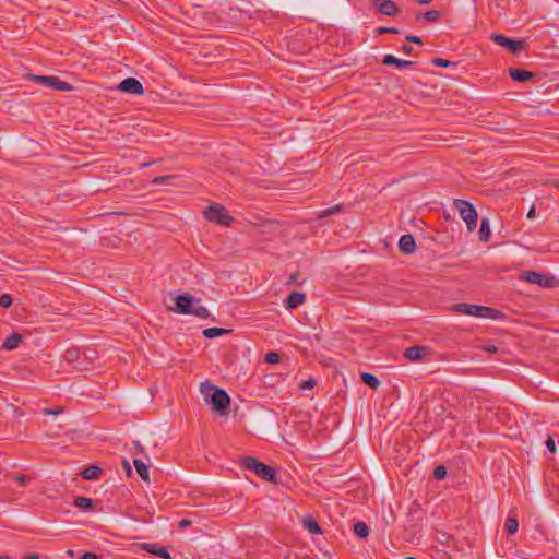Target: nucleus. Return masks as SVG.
<instances>
[{
	"label": "nucleus",
	"mask_w": 559,
	"mask_h": 559,
	"mask_svg": "<svg viewBox=\"0 0 559 559\" xmlns=\"http://www.w3.org/2000/svg\"><path fill=\"white\" fill-rule=\"evenodd\" d=\"M205 403L213 413L227 416L230 411V396L221 386H200Z\"/></svg>",
	"instance_id": "f257e3e1"
},
{
	"label": "nucleus",
	"mask_w": 559,
	"mask_h": 559,
	"mask_svg": "<svg viewBox=\"0 0 559 559\" xmlns=\"http://www.w3.org/2000/svg\"><path fill=\"white\" fill-rule=\"evenodd\" d=\"M173 310L180 314H190L200 319H207L210 311L202 305L200 298L190 294L178 295L175 298V307Z\"/></svg>",
	"instance_id": "f03ea898"
},
{
	"label": "nucleus",
	"mask_w": 559,
	"mask_h": 559,
	"mask_svg": "<svg viewBox=\"0 0 559 559\" xmlns=\"http://www.w3.org/2000/svg\"><path fill=\"white\" fill-rule=\"evenodd\" d=\"M452 310L457 314H465L477 318L498 319L501 317V312L493 308L464 302L453 305Z\"/></svg>",
	"instance_id": "7ed1b4c3"
},
{
	"label": "nucleus",
	"mask_w": 559,
	"mask_h": 559,
	"mask_svg": "<svg viewBox=\"0 0 559 559\" xmlns=\"http://www.w3.org/2000/svg\"><path fill=\"white\" fill-rule=\"evenodd\" d=\"M241 466L246 469L252 471L257 476L263 480L275 483L276 472L272 466H269L253 456H246L241 460Z\"/></svg>",
	"instance_id": "20e7f679"
},
{
	"label": "nucleus",
	"mask_w": 559,
	"mask_h": 559,
	"mask_svg": "<svg viewBox=\"0 0 559 559\" xmlns=\"http://www.w3.org/2000/svg\"><path fill=\"white\" fill-rule=\"evenodd\" d=\"M454 207L459 211L461 218L466 223L468 231H474L477 226L478 214L474 205L466 200L457 199Z\"/></svg>",
	"instance_id": "39448f33"
},
{
	"label": "nucleus",
	"mask_w": 559,
	"mask_h": 559,
	"mask_svg": "<svg viewBox=\"0 0 559 559\" xmlns=\"http://www.w3.org/2000/svg\"><path fill=\"white\" fill-rule=\"evenodd\" d=\"M204 216L209 222H214L223 226H228L234 221L228 211L219 204L207 206L204 211Z\"/></svg>",
	"instance_id": "423d86ee"
},
{
	"label": "nucleus",
	"mask_w": 559,
	"mask_h": 559,
	"mask_svg": "<svg viewBox=\"0 0 559 559\" xmlns=\"http://www.w3.org/2000/svg\"><path fill=\"white\" fill-rule=\"evenodd\" d=\"M33 80L56 91H72V86L57 76L33 75Z\"/></svg>",
	"instance_id": "0eeeda50"
},
{
	"label": "nucleus",
	"mask_w": 559,
	"mask_h": 559,
	"mask_svg": "<svg viewBox=\"0 0 559 559\" xmlns=\"http://www.w3.org/2000/svg\"><path fill=\"white\" fill-rule=\"evenodd\" d=\"M521 278L527 283L536 284L542 287H550L554 281V277H549L546 274L538 273L536 271H525L522 273Z\"/></svg>",
	"instance_id": "6e6552de"
},
{
	"label": "nucleus",
	"mask_w": 559,
	"mask_h": 559,
	"mask_svg": "<svg viewBox=\"0 0 559 559\" xmlns=\"http://www.w3.org/2000/svg\"><path fill=\"white\" fill-rule=\"evenodd\" d=\"M491 39L495 44L506 47L512 53H516L518 51H520L524 48L523 40H513L509 37L500 35V34L491 35Z\"/></svg>",
	"instance_id": "1a4fd4ad"
},
{
	"label": "nucleus",
	"mask_w": 559,
	"mask_h": 559,
	"mask_svg": "<svg viewBox=\"0 0 559 559\" xmlns=\"http://www.w3.org/2000/svg\"><path fill=\"white\" fill-rule=\"evenodd\" d=\"M430 354V349L426 346H411L404 352V357L411 361H423Z\"/></svg>",
	"instance_id": "9d476101"
},
{
	"label": "nucleus",
	"mask_w": 559,
	"mask_h": 559,
	"mask_svg": "<svg viewBox=\"0 0 559 559\" xmlns=\"http://www.w3.org/2000/svg\"><path fill=\"white\" fill-rule=\"evenodd\" d=\"M119 90L126 93L141 95L144 92L142 83L134 78H127L119 84Z\"/></svg>",
	"instance_id": "9b49d317"
},
{
	"label": "nucleus",
	"mask_w": 559,
	"mask_h": 559,
	"mask_svg": "<svg viewBox=\"0 0 559 559\" xmlns=\"http://www.w3.org/2000/svg\"><path fill=\"white\" fill-rule=\"evenodd\" d=\"M373 7L383 15L394 16L400 9L392 0H373Z\"/></svg>",
	"instance_id": "f8f14e48"
},
{
	"label": "nucleus",
	"mask_w": 559,
	"mask_h": 559,
	"mask_svg": "<svg viewBox=\"0 0 559 559\" xmlns=\"http://www.w3.org/2000/svg\"><path fill=\"white\" fill-rule=\"evenodd\" d=\"M415 238L411 234L403 235L399 240V249L401 252L409 254L415 251Z\"/></svg>",
	"instance_id": "ddd939ff"
},
{
	"label": "nucleus",
	"mask_w": 559,
	"mask_h": 559,
	"mask_svg": "<svg viewBox=\"0 0 559 559\" xmlns=\"http://www.w3.org/2000/svg\"><path fill=\"white\" fill-rule=\"evenodd\" d=\"M141 547L147 552L153 554L163 559H173L171 555L169 554L166 547L158 546L156 544H142Z\"/></svg>",
	"instance_id": "4468645a"
},
{
	"label": "nucleus",
	"mask_w": 559,
	"mask_h": 559,
	"mask_svg": "<svg viewBox=\"0 0 559 559\" xmlns=\"http://www.w3.org/2000/svg\"><path fill=\"white\" fill-rule=\"evenodd\" d=\"M306 300V295L300 292H292L286 298L285 306L287 309H295L301 306Z\"/></svg>",
	"instance_id": "2eb2a0df"
},
{
	"label": "nucleus",
	"mask_w": 559,
	"mask_h": 559,
	"mask_svg": "<svg viewBox=\"0 0 559 559\" xmlns=\"http://www.w3.org/2000/svg\"><path fill=\"white\" fill-rule=\"evenodd\" d=\"M509 75L515 82H526L535 76L533 72L518 68H510Z\"/></svg>",
	"instance_id": "dca6fc26"
},
{
	"label": "nucleus",
	"mask_w": 559,
	"mask_h": 559,
	"mask_svg": "<svg viewBox=\"0 0 559 559\" xmlns=\"http://www.w3.org/2000/svg\"><path fill=\"white\" fill-rule=\"evenodd\" d=\"M102 474V468L98 465H91L83 469L80 475L86 480H97Z\"/></svg>",
	"instance_id": "f3484780"
},
{
	"label": "nucleus",
	"mask_w": 559,
	"mask_h": 559,
	"mask_svg": "<svg viewBox=\"0 0 559 559\" xmlns=\"http://www.w3.org/2000/svg\"><path fill=\"white\" fill-rule=\"evenodd\" d=\"M382 63L385 66H395L397 68H405L414 64L413 61L402 60L394 57L393 55H385L382 60Z\"/></svg>",
	"instance_id": "a211bd4d"
},
{
	"label": "nucleus",
	"mask_w": 559,
	"mask_h": 559,
	"mask_svg": "<svg viewBox=\"0 0 559 559\" xmlns=\"http://www.w3.org/2000/svg\"><path fill=\"white\" fill-rule=\"evenodd\" d=\"M304 527L311 534H322V530L318 522L310 515L302 519Z\"/></svg>",
	"instance_id": "6ab92c4d"
},
{
	"label": "nucleus",
	"mask_w": 559,
	"mask_h": 559,
	"mask_svg": "<svg viewBox=\"0 0 559 559\" xmlns=\"http://www.w3.org/2000/svg\"><path fill=\"white\" fill-rule=\"evenodd\" d=\"M22 342V335L19 333L11 334L2 344V347L7 350H13L19 347Z\"/></svg>",
	"instance_id": "aec40b11"
},
{
	"label": "nucleus",
	"mask_w": 559,
	"mask_h": 559,
	"mask_svg": "<svg viewBox=\"0 0 559 559\" xmlns=\"http://www.w3.org/2000/svg\"><path fill=\"white\" fill-rule=\"evenodd\" d=\"M81 354L82 352H80V349L76 347L68 348L63 355V358L67 362L74 366L75 362L81 359Z\"/></svg>",
	"instance_id": "412c9836"
},
{
	"label": "nucleus",
	"mask_w": 559,
	"mask_h": 559,
	"mask_svg": "<svg viewBox=\"0 0 559 559\" xmlns=\"http://www.w3.org/2000/svg\"><path fill=\"white\" fill-rule=\"evenodd\" d=\"M133 464L135 466V469L139 474V476L144 480L148 481V466L140 459H134Z\"/></svg>",
	"instance_id": "4be33fe9"
},
{
	"label": "nucleus",
	"mask_w": 559,
	"mask_h": 559,
	"mask_svg": "<svg viewBox=\"0 0 559 559\" xmlns=\"http://www.w3.org/2000/svg\"><path fill=\"white\" fill-rule=\"evenodd\" d=\"M479 240L480 241H488L490 239V225H489V221L488 218H483L481 219V223H480V228H479Z\"/></svg>",
	"instance_id": "5701e85b"
},
{
	"label": "nucleus",
	"mask_w": 559,
	"mask_h": 559,
	"mask_svg": "<svg viewBox=\"0 0 559 559\" xmlns=\"http://www.w3.org/2000/svg\"><path fill=\"white\" fill-rule=\"evenodd\" d=\"M229 332H230V330L223 329V328H207V329L203 330L202 334L206 338H214L217 336L228 334Z\"/></svg>",
	"instance_id": "b1692460"
},
{
	"label": "nucleus",
	"mask_w": 559,
	"mask_h": 559,
	"mask_svg": "<svg viewBox=\"0 0 559 559\" xmlns=\"http://www.w3.org/2000/svg\"><path fill=\"white\" fill-rule=\"evenodd\" d=\"M418 21L425 19L429 22H438L441 19V12L438 10H430L425 13H420L416 17Z\"/></svg>",
	"instance_id": "393cba45"
},
{
	"label": "nucleus",
	"mask_w": 559,
	"mask_h": 559,
	"mask_svg": "<svg viewBox=\"0 0 559 559\" xmlns=\"http://www.w3.org/2000/svg\"><path fill=\"white\" fill-rule=\"evenodd\" d=\"M74 506L82 510H90L93 507V500L86 497H75Z\"/></svg>",
	"instance_id": "a878e982"
},
{
	"label": "nucleus",
	"mask_w": 559,
	"mask_h": 559,
	"mask_svg": "<svg viewBox=\"0 0 559 559\" xmlns=\"http://www.w3.org/2000/svg\"><path fill=\"white\" fill-rule=\"evenodd\" d=\"M354 533L361 538H365L369 535V527L365 522L358 521L354 524Z\"/></svg>",
	"instance_id": "bb28decb"
},
{
	"label": "nucleus",
	"mask_w": 559,
	"mask_h": 559,
	"mask_svg": "<svg viewBox=\"0 0 559 559\" xmlns=\"http://www.w3.org/2000/svg\"><path fill=\"white\" fill-rule=\"evenodd\" d=\"M506 531L509 534H514L519 530V522L515 518H508L504 525Z\"/></svg>",
	"instance_id": "cd10ccee"
},
{
	"label": "nucleus",
	"mask_w": 559,
	"mask_h": 559,
	"mask_svg": "<svg viewBox=\"0 0 559 559\" xmlns=\"http://www.w3.org/2000/svg\"><path fill=\"white\" fill-rule=\"evenodd\" d=\"M342 205L341 204H337V205H334V206H331L322 212H320V214L318 215L319 218H325V217H329L330 215H333V214H336L338 212L342 211Z\"/></svg>",
	"instance_id": "c85d7f7f"
},
{
	"label": "nucleus",
	"mask_w": 559,
	"mask_h": 559,
	"mask_svg": "<svg viewBox=\"0 0 559 559\" xmlns=\"http://www.w3.org/2000/svg\"><path fill=\"white\" fill-rule=\"evenodd\" d=\"M360 378L365 384H379L378 378L371 373L362 372L360 373Z\"/></svg>",
	"instance_id": "c756f323"
},
{
	"label": "nucleus",
	"mask_w": 559,
	"mask_h": 559,
	"mask_svg": "<svg viewBox=\"0 0 559 559\" xmlns=\"http://www.w3.org/2000/svg\"><path fill=\"white\" fill-rule=\"evenodd\" d=\"M91 362L87 361V360H84V356L81 354V359L79 361L75 362V365L73 366L74 369H78V370H86L91 367Z\"/></svg>",
	"instance_id": "7c9ffc66"
},
{
	"label": "nucleus",
	"mask_w": 559,
	"mask_h": 559,
	"mask_svg": "<svg viewBox=\"0 0 559 559\" xmlns=\"http://www.w3.org/2000/svg\"><path fill=\"white\" fill-rule=\"evenodd\" d=\"M12 297L9 294H2L0 296V307L2 308H9L12 305Z\"/></svg>",
	"instance_id": "2f4dec72"
},
{
	"label": "nucleus",
	"mask_w": 559,
	"mask_h": 559,
	"mask_svg": "<svg viewBox=\"0 0 559 559\" xmlns=\"http://www.w3.org/2000/svg\"><path fill=\"white\" fill-rule=\"evenodd\" d=\"M447 476V468L443 465H439L433 471V477L436 479H443Z\"/></svg>",
	"instance_id": "473e14b6"
},
{
	"label": "nucleus",
	"mask_w": 559,
	"mask_h": 559,
	"mask_svg": "<svg viewBox=\"0 0 559 559\" xmlns=\"http://www.w3.org/2000/svg\"><path fill=\"white\" fill-rule=\"evenodd\" d=\"M82 355L84 356V360H87L91 362V365L93 364V360L95 359L96 357V350L94 349H91V348H86L82 352Z\"/></svg>",
	"instance_id": "72a5a7b5"
},
{
	"label": "nucleus",
	"mask_w": 559,
	"mask_h": 559,
	"mask_svg": "<svg viewBox=\"0 0 559 559\" xmlns=\"http://www.w3.org/2000/svg\"><path fill=\"white\" fill-rule=\"evenodd\" d=\"M264 360L269 364H276L280 361V355L276 352H269Z\"/></svg>",
	"instance_id": "f704fd0d"
},
{
	"label": "nucleus",
	"mask_w": 559,
	"mask_h": 559,
	"mask_svg": "<svg viewBox=\"0 0 559 559\" xmlns=\"http://www.w3.org/2000/svg\"><path fill=\"white\" fill-rule=\"evenodd\" d=\"M431 63L437 66V67H442V68H447V67L452 64L449 60L443 59V58H439V57L433 58L431 60Z\"/></svg>",
	"instance_id": "c9c22d12"
},
{
	"label": "nucleus",
	"mask_w": 559,
	"mask_h": 559,
	"mask_svg": "<svg viewBox=\"0 0 559 559\" xmlns=\"http://www.w3.org/2000/svg\"><path fill=\"white\" fill-rule=\"evenodd\" d=\"M41 412L44 415H59V414L63 413V408L62 407H55V408L45 407V408H43Z\"/></svg>",
	"instance_id": "e433bc0d"
},
{
	"label": "nucleus",
	"mask_w": 559,
	"mask_h": 559,
	"mask_svg": "<svg viewBox=\"0 0 559 559\" xmlns=\"http://www.w3.org/2000/svg\"><path fill=\"white\" fill-rule=\"evenodd\" d=\"M378 33L379 34H397L399 31L394 27L383 26V27L378 28Z\"/></svg>",
	"instance_id": "4c0bfd02"
},
{
	"label": "nucleus",
	"mask_w": 559,
	"mask_h": 559,
	"mask_svg": "<svg viewBox=\"0 0 559 559\" xmlns=\"http://www.w3.org/2000/svg\"><path fill=\"white\" fill-rule=\"evenodd\" d=\"M13 478L21 485V486H24L29 477L26 476V475H23V474H20V475H13Z\"/></svg>",
	"instance_id": "58836bf2"
},
{
	"label": "nucleus",
	"mask_w": 559,
	"mask_h": 559,
	"mask_svg": "<svg viewBox=\"0 0 559 559\" xmlns=\"http://www.w3.org/2000/svg\"><path fill=\"white\" fill-rule=\"evenodd\" d=\"M546 447L551 453L556 452V443L551 437H548V439L546 440Z\"/></svg>",
	"instance_id": "ea45409f"
},
{
	"label": "nucleus",
	"mask_w": 559,
	"mask_h": 559,
	"mask_svg": "<svg viewBox=\"0 0 559 559\" xmlns=\"http://www.w3.org/2000/svg\"><path fill=\"white\" fill-rule=\"evenodd\" d=\"M406 40L409 41V43H413V44H421V38L419 36H416V35H407L406 37Z\"/></svg>",
	"instance_id": "a19ab883"
},
{
	"label": "nucleus",
	"mask_w": 559,
	"mask_h": 559,
	"mask_svg": "<svg viewBox=\"0 0 559 559\" xmlns=\"http://www.w3.org/2000/svg\"><path fill=\"white\" fill-rule=\"evenodd\" d=\"M191 524H192V522H191L190 520H188V519H182V520H180V521L178 522V527H179L180 530H183V528H186V527L190 526Z\"/></svg>",
	"instance_id": "79ce46f5"
},
{
	"label": "nucleus",
	"mask_w": 559,
	"mask_h": 559,
	"mask_svg": "<svg viewBox=\"0 0 559 559\" xmlns=\"http://www.w3.org/2000/svg\"><path fill=\"white\" fill-rule=\"evenodd\" d=\"M487 353H496L497 347L493 344H487L481 347Z\"/></svg>",
	"instance_id": "37998d69"
},
{
	"label": "nucleus",
	"mask_w": 559,
	"mask_h": 559,
	"mask_svg": "<svg viewBox=\"0 0 559 559\" xmlns=\"http://www.w3.org/2000/svg\"><path fill=\"white\" fill-rule=\"evenodd\" d=\"M81 559H99V558L94 552H85L82 555Z\"/></svg>",
	"instance_id": "c03bdc74"
},
{
	"label": "nucleus",
	"mask_w": 559,
	"mask_h": 559,
	"mask_svg": "<svg viewBox=\"0 0 559 559\" xmlns=\"http://www.w3.org/2000/svg\"><path fill=\"white\" fill-rule=\"evenodd\" d=\"M402 50H403V52H404V53H406V55H413V52H414L413 47H412V46H408V45H404V46L402 47Z\"/></svg>",
	"instance_id": "a18cd8bd"
},
{
	"label": "nucleus",
	"mask_w": 559,
	"mask_h": 559,
	"mask_svg": "<svg viewBox=\"0 0 559 559\" xmlns=\"http://www.w3.org/2000/svg\"><path fill=\"white\" fill-rule=\"evenodd\" d=\"M536 215V210H535V205H533L530 211L527 212V218H534Z\"/></svg>",
	"instance_id": "49530a36"
},
{
	"label": "nucleus",
	"mask_w": 559,
	"mask_h": 559,
	"mask_svg": "<svg viewBox=\"0 0 559 559\" xmlns=\"http://www.w3.org/2000/svg\"><path fill=\"white\" fill-rule=\"evenodd\" d=\"M299 384L309 385V384H317V382L313 378H309V379L302 380Z\"/></svg>",
	"instance_id": "de8ad7c7"
},
{
	"label": "nucleus",
	"mask_w": 559,
	"mask_h": 559,
	"mask_svg": "<svg viewBox=\"0 0 559 559\" xmlns=\"http://www.w3.org/2000/svg\"><path fill=\"white\" fill-rule=\"evenodd\" d=\"M134 448L140 452L144 453V448L141 445L139 441H134Z\"/></svg>",
	"instance_id": "09e8293b"
},
{
	"label": "nucleus",
	"mask_w": 559,
	"mask_h": 559,
	"mask_svg": "<svg viewBox=\"0 0 559 559\" xmlns=\"http://www.w3.org/2000/svg\"><path fill=\"white\" fill-rule=\"evenodd\" d=\"M296 282H297V274H293V275L290 276V280H289V282H288V283H289V284H292V285H294V284H296Z\"/></svg>",
	"instance_id": "8fccbe9b"
},
{
	"label": "nucleus",
	"mask_w": 559,
	"mask_h": 559,
	"mask_svg": "<svg viewBox=\"0 0 559 559\" xmlns=\"http://www.w3.org/2000/svg\"><path fill=\"white\" fill-rule=\"evenodd\" d=\"M432 0H416L418 4H429Z\"/></svg>",
	"instance_id": "3c124183"
},
{
	"label": "nucleus",
	"mask_w": 559,
	"mask_h": 559,
	"mask_svg": "<svg viewBox=\"0 0 559 559\" xmlns=\"http://www.w3.org/2000/svg\"><path fill=\"white\" fill-rule=\"evenodd\" d=\"M123 466L126 467V469L128 471V473H130V472H131V466H130V464H129V462H128V461H123Z\"/></svg>",
	"instance_id": "603ef678"
},
{
	"label": "nucleus",
	"mask_w": 559,
	"mask_h": 559,
	"mask_svg": "<svg viewBox=\"0 0 559 559\" xmlns=\"http://www.w3.org/2000/svg\"><path fill=\"white\" fill-rule=\"evenodd\" d=\"M26 559H39V556L37 554H32L26 557Z\"/></svg>",
	"instance_id": "864d4df0"
},
{
	"label": "nucleus",
	"mask_w": 559,
	"mask_h": 559,
	"mask_svg": "<svg viewBox=\"0 0 559 559\" xmlns=\"http://www.w3.org/2000/svg\"><path fill=\"white\" fill-rule=\"evenodd\" d=\"M154 395H155V393L153 391V388H151L150 389V397H148V400L152 401L154 399Z\"/></svg>",
	"instance_id": "5fc2aeb1"
},
{
	"label": "nucleus",
	"mask_w": 559,
	"mask_h": 559,
	"mask_svg": "<svg viewBox=\"0 0 559 559\" xmlns=\"http://www.w3.org/2000/svg\"><path fill=\"white\" fill-rule=\"evenodd\" d=\"M164 180H166V177H158L155 179V182H162Z\"/></svg>",
	"instance_id": "6e6d98bb"
},
{
	"label": "nucleus",
	"mask_w": 559,
	"mask_h": 559,
	"mask_svg": "<svg viewBox=\"0 0 559 559\" xmlns=\"http://www.w3.org/2000/svg\"><path fill=\"white\" fill-rule=\"evenodd\" d=\"M200 384H204V385H207V384H211L210 381H204V382H201Z\"/></svg>",
	"instance_id": "4d7b16f0"
},
{
	"label": "nucleus",
	"mask_w": 559,
	"mask_h": 559,
	"mask_svg": "<svg viewBox=\"0 0 559 559\" xmlns=\"http://www.w3.org/2000/svg\"><path fill=\"white\" fill-rule=\"evenodd\" d=\"M301 388H302V389H308V390H310V389H312L313 386L307 385V386H301Z\"/></svg>",
	"instance_id": "13d9d810"
},
{
	"label": "nucleus",
	"mask_w": 559,
	"mask_h": 559,
	"mask_svg": "<svg viewBox=\"0 0 559 559\" xmlns=\"http://www.w3.org/2000/svg\"><path fill=\"white\" fill-rule=\"evenodd\" d=\"M554 186L559 189V182H554Z\"/></svg>",
	"instance_id": "bf43d9fd"
},
{
	"label": "nucleus",
	"mask_w": 559,
	"mask_h": 559,
	"mask_svg": "<svg viewBox=\"0 0 559 559\" xmlns=\"http://www.w3.org/2000/svg\"><path fill=\"white\" fill-rule=\"evenodd\" d=\"M406 559H416V558H414V557H407Z\"/></svg>",
	"instance_id": "052dcab7"
}]
</instances>
